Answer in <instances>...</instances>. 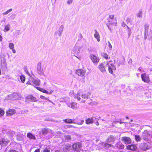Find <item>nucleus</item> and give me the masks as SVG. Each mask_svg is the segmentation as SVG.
Wrapping results in <instances>:
<instances>
[{
	"label": "nucleus",
	"instance_id": "38",
	"mask_svg": "<svg viewBox=\"0 0 152 152\" xmlns=\"http://www.w3.org/2000/svg\"><path fill=\"white\" fill-rule=\"evenodd\" d=\"M64 28V26L63 25H61L59 28L58 31L59 32H61L62 34L63 31V30Z\"/></svg>",
	"mask_w": 152,
	"mask_h": 152
},
{
	"label": "nucleus",
	"instance_id": "14",
	"mask_svg": "<svg viewBox=\"0 0 152 152\" xmlns=\"http://www.w3.org/2000/svg\"><path fill=\"white\" fill-rule=\"evenodd\" d=\"M98 68L99 70L102 72H106L105 66L103 64H99L98 66Z\"/></svg>",
	"mask_w": 152,
	"mask_h": 152
},
{
	"label": "nucleus",
	"instance_id": "25",
	"mask_svg": "<svg viewBox=\"0 0 152 152\" xmlns=\"http://www.w3.org/2000/svg\"><path fill=\"white\" fill-rule=\"evenodd\" d=\"M128 149L131 150L135 151L137 148L136 146L134 145H129L127 147Z\"/></svg>",
	"mask_w": 152,
	"mask_h": 152
},
{
	"label": "nucleus",
	"instance_id": "39",
	"mask_svg": "<svg viewBox=\"0 0 152 152\" xmlns=\"http://www.w3.org/2000/svg\"><path fill=\"white\" fill-rule=\"evenodd\" d=\"M42 68V63L41 62H39L37 65V70L41 69Z\"/></svg>",
	"mask_w": 152,
	"mask_h": 152
},
{
	"label": "nucleus",
	"instance_id": "43",
	"mask_svg": "<svg viewBox=\"0 0 152 152\" xmlns=\"http://www.w3.org/2000/svg\"><path fill=\"white\" fill-rule=\"evenodd\" d=\"M20 79L21 81L23 83H24L25 82V77L23 75H21L20 76Z\"/></svg>",
	"mask_w": 152,
	"mask_h": 152
},
{
	"label": "nucleus",
	"instance_id": "31",
	"mask_svg": "<svg viewBox=\"0 0 152 152\" xmlns=\"http://www.w3.org/2000/svg\"><path fill=\"white\" fill-rule=\"evenodd\" d=\"M10 24H8L7 25L5 26L3 31L5 32L9 31L10 30Z\"/></svg>",
	"mask_w": 152,
	"mask_h": 152
},
{
	"label": "nucleus",
	"instance_id": "48",
	"mask_svg": "<svg viewBox=\"0 0 152 152\" xmlns=\"http://www.w3.org/2000/svg\"><path fill=\"white\" fill-rule=\"evenodd\" d=\"M40 98L42 99H45V100H48V99L47 98H46L45 96H43L42 95L40 96Z\"/></svg>",
	"mask_w": 152,
	"mask_h": 152
},
{
	"label": "nucleus",
	"instance_id": "20",
	"mask_svg": "<svg viewBox=\"0 0 152 152\" xmlns=\"http://www.w3.org/2000/svg\"><path fill=\"white\" fill-rule=\"evenodd\" d=\"M15 112V110L13 109H10L7 111V115L8 116H10L14 114Z\"/></svg>",
	"mask_w": 152,
	"mask_h": 152
},
{
	"label": "nucleus",
	"instance_id": "61",
	"mask_svg": "<svg viewBox=\"0 0 152 152\" xmlns=\"http://www.w3.org/2000/svg\"><path fill=\"white\" fill-rule=\"evenodd\" d=\"M39 149H36L34 152H39Z\"/></svg>",
	"mask_w": 152,
	"mask_h": 152
},
{
	"label": "nucleus",
	"instance_id": "15",
	"mask_svg": "<svg viewBox=\"0 0 152 152\" xmlns=\"http://www.w3.org/2000/svg\"><path fill=\"white\" fill-rule=\"evenodd\" d=\"M68 106L73 109L76 110L77 108V103L75 102H71L70 104H67Z\"/></svg>",
	"mask_w": 152,
	"mask_h": 152
},
{
	"label": "nucleus",
	"instance_id": "34",
	"mask_svg": "<svg viewBox=\"0 0 152 152\" xmlns=\"http://www.w3.org/2000/svg\"><path fill=\"white\" fill-rule=\"evenodd\" d=\"M102 55L104 58L106 59H109L110 58V57L106 53H103L102 54Z\"/></svg>",
	"mask_w": 152,
	"mask_h": 152
},
{
	"label": "nucleus",
	"instance_id": "35",
	"mask_svg": "<svg viewBox=\"0 0 152 152\" xmlns=\"http://www.w3.org/2000/svg\"><path fill=\"white\" fill-rule=\"evenodd\" d=\"M142 11L141 10H140L138 13H137L136 15V16L137 17H139L140 18H141L142 17Z\"/></svg>",
	"mask_w": 152,
	"mask_h": 152
},
{
	"label": "nucleus",
	"instance_id": "57",
	"mask_svg": "<svg viewBox=\"0 0 152 152\" xmlns=\"http://www.w3.org/2000/svg\"><path fill=\"white\" fill-rule=\"evenodd\" d=\"M126 21L127 23L128 24L130 22V19L128 18L126 19Z\"/></svg>",
	"mask_w": 152,
	"mask_h": 152
},
{
	"label": "nucleus",
	"instance_id": "45",
	"mask_svg": "<svg viewBox=\"0 0 152 152\" xmlns=\"http://www.w3.org/2000/svg\"><path fill=\"white\" fill-rule=\"evenodd\" d=\"M12 10V9H10L9 10H8L7 11L3 13V15H7L8 14L9 12H11Z\"/></svg>",
	"mask_w": 152,
	"mask_h": 152
},
{
	"label": "nucleus",
	"instance_id": "17",
	"mask_svg": "<svg viewBox=\"0 0 152 152\" xmlns=\"http://www.w3.org/2000/svg\"><path fill=\"white\" fill-rule=\"evenodd\" d=\"M26 99L29 100H31L32 102H36L37 100L36 98L31 95H29L26 97Z\"/></svg>",
	"mask_w": 152,
	"mask_h": 152
},
{
	"label": "nucleus",
	"instance_id": "29",
	"mask_svg": "<svg viewBox=\"0 0 152 152\" xmlns=\"http://www.w3.org/2000/svg\"><path fill=\"white\" fill-rule=\"evenodd\" d=\"M32 81L34 84L35 85V86H34L35 88L36 87H35L36 86H39L40 84V81L39 80L34 79Z\"/></svg>",
	"mask_w": 152,
	"mask_h": 152
},
{
	"label": "nucleus",
	"instance_id": "55",
	"mask_svg": "<svg viewBox=\"0 0 152 152\" xmlns=\"http://www.w3.org/2000/svg\"><path fill=\"white\" fill-rule=\"evenodd\" d=\"M121 25V26L123 27H124L126 26V24L124 22L122 23Z\"/></svg>",
	"mask_w": 152,
	"mask_h": 152
},
{
	"label": "nucleus",
	"instance_id": "49",
	"mask_svg": "<svg viewBox=\"0 0 152 152\" xmlns=\"http://www.w3.org/2000/svg\"><path fill=\"white\" fill-rule=\"evenodd\" d=\"M43 152H50V151L48 149L45 148L43 150Z\"/></svg>",
	"mask_w": 152,
	"mask_h": 152
},
{
	"label": "nucleus",
	"instance_id": "60",
	"mask_svg": "<svg viewBox=\"0 0 152 152\" xmlns=\"http://www.w3.org/2000/svg\"><path fill=\"white\" fill-rule=\"evenodd\" d=\"M2 40V37L0 35V41H1Z\"/></svg>",
	"mask_w": 152,
	"mask_h": 152
},
{
	"label": "nucleus",
	"instance_id": "44",
	"mask_svg": "<svg viewBox=\"0 0 152 152\" xmlns=\"http://www.w3.org/2000/svg\"><path fill=\"white\" fill-rule=\"evenodd\" d=\"M62 33L59 32L58 31H56L54 33V35L56 36H57L58 35L59 36H61V35Z\"/></svg>",
	"mask_w": 152,
	"mask_h": 152
},
{
	"label": "nucleus",
	"instance_id": "3",
	"mask_svg": "<svg viewBox=\"0 0 152 152\" xmlns=\"http://www.w3.org/2000/svg\"><path fill=\"white\" fill-rule=\"evenodd\" d=\"M142 80L145 83H148L150 81L149 76L145 73H143L141 75Z\"/></svg>",
	"mask_w": 152,
	"mask_h": 152
},
{
	"label": "nucleus",
	"instance_id": "30",
	"mask_svg": "<svg viewBox=\"0 0 152 152\" xmlns=\"http://www.w3.org/2000/svg\"><path fill=\"white\" fill-rule=\"evenodd\" d=\"M80 93L78 92L77 94H75L74 96L75 99H77L78 101H79L81 100L80 97Z\"/></svg>",
	"mask_w": 152,
	"mask_h": 152
},
{
	"label": "nucleus",
	"instance_id": "46",
	"mask_svg": "<svg viewBox=\"0 0 152 152\" xmlns=\"http://www.w3.org/2000/svg\"><path fill=\"white\" fill-rule=\"evenodd\" d=\"M11 20H13L15 18V15L13 14H12L10 17Z\"/></svg>",
	"mask_w": 152,
	"mask_h": 152
},
{
	"label": "nucleus",
	"instance_id": "32",
	"mask_svg": "<svg viewBox=\"0 0 152 152\" xmlns=\"http://www.w3.org/2000/svg\"><path fill=\"white\" fill-rule=\"evenodd\" d=\"M36 88L37 89L39 90L40 91L43 92H44V93H46V94H48V91H46L43 88H40L39 87H36Z\"/></svg>",
	"mask_w": 152,
	"mask_h": 152
},
{
	"label": "nucleus",
	"instance_id": "42",
	"mask_svg": "<svg viewBox=\"0 0 152 152\" xmlns=\"http://www.w3.org/2000/svg\"><path fill=\"white\" fill-rule=\"evenodd\" d=\"M136 140L138 142L141 140L140 137L139 135H136L135 136Z\"/></svg>",
	"mask_w": 152,
	"mask_h": 152
},
{
	"label": "nucleus",
	"instance_id": "64",
	"mask_svg": "<svg viewBox=\"0 0 152 152\" xmlns=\"http://www.w3.org/2000/svg\"><path fill=\"white\" fill-rule=\"evenodd\" d=\"M95 124H96L97 126H98L99 125V122L98 121H97L95 123Z\"/></svg>",
	"mask_w": 152,
	"mask_h": 152
},
{
	"label": "nucleus",
	"instance_id": "23",
	"mask_svg": "<svg viewBox=\"0 0 152 152\" xmlns=\"http://www.w3.org/2000/svg\"><path fill=\"white\" fill-rule=\"evenodd\" d=\"M91 94L88 92L87 94H84L81 95L82 98L85 99H88L89 98V95Z\"/></svg>",
	"mask_w": 152,
	"mask_h": 152
},
{
	"label": "nucleus",
	"instance_id": "27",
	"mask_svg": "<svg viewBox=\"0 0 152 152\" xmlns=\"http://www.w3.org/2000/svg\"><path fill=\"white\" fill-rule=\"evenodd\" d=\"M27 137L30 139L36 140V138L35 136L31 133H28L27 134Z\"/></svg>",
	"mask_w": 152,
	"mask_h": 152
},
{
	"label": "nucleus",
	"instance_id": "18",
	"mask_svg": "<svg viewBox=\"0 0 152 152\" xmlns=\"http://www.w3.org/2000/svg\"><path fill=\"white\" fill-rule=\"evenodd\" d=\"M115 147L119 149H123L124 148V146L123 144L121 142H119L116 144Z\"/></svg>",
	"mask_w": 152,
	"mask_h": 152
},
{
	"label": "nucleus",
	"instance_id": "40",
	"mask_svg": "<svg viewBox=\"0 0 152 152\" xmlns=\"http://www.w3.org/2000/svg\"><path fill=\"white\" fill-rule=\"evenodd\" d=\"M9 47L10 49H13L14 48V45L12 43H10L9 44Z\"/></svg>",
	"mask_w": 152,
	"mask_h": 152
},
{
	"label": "nucleus",
	"instance_id": "47",
	"mask_svg": "<svg viewBox=\"0 0 152 152\" xmlns=\"http://www.w3.org/2000/svg\"><path fill=\"white\" fill-rule=\"evenodd\" d=\"M4 114V111L3 110L0 109V116L3 115Z\"/></svg>",
	"mask_w": 152,
	"mask_h": 152
},
{
	"label": "nucleus",
	"instance_id": "62",
	"mask_svg": "<svg viewBox=\"0 0 152 152\" xmlns=\"http://www.w3.org/2000/svg\"><path fill=\"white\" fill-rule=\"evenodd\" d=\"M85 102H86L85 100H83V99H82L81 101V102L83 103H84Z\"/></svg>",
	"mask_w": 152,
	"mask_h": 152
},
{
	"label": "nucleus",
	"instance_id": "22",
	"mask_svg": "<svg viewBox=\"0 0 152 152\" xmlns=\"http://www.w3.org/2000/svg\"><path fill=\"white\" fill-rule=\"evenodd\" d=\"M95 33L94 35V37L96 38L98 42L100 41V36L99 33L96 30H95Z\"/></svg>",
	"mask_w": 152,
	"mask_h": 152
},
{
	"label": "nucleus",
	"instance_id": "41",
	"mask_svg": "<svg viewBox=\"0 0 152 152\" xmlns=\"http://www.w3.org/2000/svg\"><path fill=\"white\" fill-rule=\"evenodd\" d=\"M64 137L66 140H70L71 139V137L69 135H65L64 136Z\"/></svg>",
	"mask_w": 152,
	"mask_h": 152
},
{
	"label": "nucleus",
	"instance_id": "54",
	"mask_svg": "<svg viewBox=\"0 0 152 152\" xmlns=\"http://www.w3.org/2000/svg\"><path fill=\"white\" fill-rule=\"evenodd\" d=\"M84 122V121L83 120H81L80 122L78 123L77 124H78L81 125V124H83Z\"/></svg>",
	"mask_w": 152,
	"mask_h": 152
},
{
	"label": "nucleus",
	"instance_id": "8",
	"mask_svg": "<svg viewBox=\"0 0 152 152\" xmlns=\"http://www.w3.org/2000/svg\"><path fill=\"white\" fill-rule=\"evenodd\" d=\"M150 132L147 130H145L142 134V138L145 140H147L148 137L150 135Z\"/></svg>",
	"mask_w": 152,
	"mask_h": 152
},
{
	"label": "nucleus",
	"instance_id": "52",
	"mask_svg": "<svg viewBox=\"0 0 152 152\" xmlns=\"http://www.w3.org/2000/svg\"><path fill=\"white\" fill-rule=\"evenodd\" d=\"M57 0H51V3L53 5L54 4Z\"/></svg>",
	"mask_w": 152,
	"mask_h": 152
},
{
	"label": "nucleus",
	"instance_id": "19",
	"mask_svg": "<svg viewBox=\"0 0 152 152\" xmlns=\"http://www.w3.org/2000/svg\"><path fill=\"white\" fill-rule=\"evenodd\" d=\"M9 142V140L3 139L0 141V144L1 146H4L6 145Z\"/></svg>",
	"mask_w": 152,
	"mask_h": 152
},
{
	"label": "nucleus",
	"instance_id": "53",
	"mask_svg": "<svg viewBox=\"0 0 152 152\" xmlns=\"http://www.w3.org/2000/svg\"><path fill=\"white\" fill-rule=\"evenodd\" d=\"M73 0H68L67 1V3L70 4L72 3Z\"/></svg>",
	"mask_w": 152,
	"mask_h": 152
},
{
	"label": "nucleus",
	"instance_id": "5",
	"mask_svg": "<svg viewBox=\"0 0 152 152\" xmlns=\"http://www.w3.org/2000/svg\"><path fill=\"white\" fill-rule=\"evenodd\" d=\"M83 47L82 46H77V45H75L73 49V53L76 54L80 53L82 51L81 49Z\"/></svg>",
	"mask_w": 152,
	"mask_h": 152
},
{
	"label": "nucleus",
	"instance_id": "37",
	"mask_svg": "<svg viewBox=\"0 0 152 152\" xmlns=\"http://www.w3.org/2000/svg\"><path fill=\"white\" fill-rule=\"evenodd\" d=\"M20 33V31L19 30H16L13 32V34L14 36L17 37L19 35Z\"/></svg>",
	"mask_w": 152,
	"mask_h": 152
},
{
	"label": "nucleus",
	"instance_id": "2",
	"mask_svg": "<svg viewBox=\"0 0 152 152\" xmlns=\"http://www.w3.org/2000/svg\"><path fill=\"white\" fill-rule=\"evenodd\" d=\"M107 20L110 24L115 26H116L117 24L116 18L114 17V15H110Z\"/></svg>",
	"mask_w": 152,
	"mask_h": 152
},
{
	"label": "nucleus",
	"instance_id": "1",
	"mask_svg": "<svg viewBox=\"0 0 152 152\" xmlns=\"http://www.w3.org/2000/svg\"><path fill=\"white\" fill-rule=\"evenodd\" d=\"M113 62L112 60H110L104 62V63L105 64L106 66L108 67V70L110 73L113 74V71L116 70V67L112 63Z\"/></svg>",
	"mask_w": 152,
	"mask_h": 152
},
{
	"label": "nucleus",
	"instance_id": "63",
	"mask_svg": "<svg viewBox=\"0 0 152 152\" xmlns=\"http://www.w3.org/2000/svg\"><path fill=\"white\" fill-rule=\"evenodd\" d=\"M142 68L141 67H139L138 69V70L140 71H142Z\"/></svg>",
	"mask_w": 152,
	"mask_h": 152
},
{
	"label": "nucleus",
	"instance_id": "33",
	"mask_svg": "<svg viewBox=\"0 0 152 152\" xmlns=\"http://www.w3.org/2000/svg\"><path fill=\"white\" fill-rule=\"evenodd\" d=\"M36 88L37 89L39 90L40 91L43 92H44V93H46V94H48V91H46L43 88H40L39 87H36Z\"/></svg>",
	"mask_w": 152,
	"mask_h": 152
},
{
	"label": "nucleus",
	"instance_id": "21",
	"mask_svg": "<svg viewBox=\"0 0 152 152\" xmlns=\"http://www.w3.org/2000/svg\"><path fill=\"white\" fill-rule=\"evenodd\" d=\"M94 121V119L92 118H89L86 120V123L87 124H91L93 123Z\"/></svg>",
	"mask_w": 152,
	"mask_h": 152
},
{
	"label": "nucleus",
	"instance_id": "59",
	"mask_svg": "<svg viewBox=\"0 0 152 152\" xmlns=\"http://www.w3.org/2000/svg\"><path fill=\"white\" fill-rule=\"evenodd\" d=\"M11 50H12V52L13 53H16V51L14 48H13V49Z\"/></svg>",
	"mask_w": 152,
	"mask_h": 152
},
{
	"label": "nucleus",
	"instance_id": "51",
	"mask_svg": "<svg viewBox=\"0 0 152 152\" xmlns=\"http://www.w3.org/2000/svg\"><path fill=\"white\" fill-rule=\"evenodd\" d=\"M8 152H18L17 151H16L14 150L11 149V150H9L8 151Z\"/></svg>",
	"mask_w": 152,
	"mask_h": 152
},
{
	"label": "nucleus",
	"instance_id": "26",
	"mask_svg": "<svg viewBox=\"0 0 152 152\" xmlns=\"http://www.w3.org/2000/svg\"><path fill=\"white\" fill-rule=\"evenodd\" d=\"M1 66L4 67L6 68L7 67V64L6 62L5 59L4 58L1 59Z\"/></svg>",
	"mask_w": 152,
	"mask_h": 152
},
{
	"label": "nucleus",
	"instance_id": "10",
	"mask_svg": "<svg viewBox=\"0 0 152 152\" xmlns=\"http://www.w3.org/2000/svg\"><path fill=\"white\" fill-rule=\"evenodd\" d=\"M86 72L85 70L81 69H77L76 71V74L81 77H83L85 76Z\"/></svg>",
	"mask_w": 152,
	"mask_h": 152
},
{
	"label": "nucleus",
	"instance_id": "9",
	"mask_svg": "<svg viewBox=\"0 0 152 152\" xmlns=\"http://www.w3.org/2000/svg\"><path fill=\"white\" fill-rule=\"evenodd\" d=\"M12 100H15L18 99L21 97V95L18 94L16 93H14L9 96Z\"/></svg>",
	"mask_w": 152,
	"mask_h": 152
},
{
	"label": "nucleus",
	"instance_id": "12",
	"mask_svg": "<svg viewBox=\"0 0 152 152\" xmlns=\"http://www.w3.org/2000/svg\"><path fill=\"white\" fill-rule=\"evenodd\" d=\"M115 140V137L113 135H110L106 140L107 143H113Z\"/></svg>",
	"mask_w": 152,
	"mask_h": 152
},
{
	"label": "nucleus",
	"instance_id": "13",
	"mask_svg": "<svg viewBox=\"0 0 152 152\" xmlns=\"http://www.w3.org/2000/svg\"><path fill=\"white\" fill-rule=\"evenodd\" d=\"M149 28V25L148 24H145L144 26L145 33L144 35L145 39L147 38V36L148 35V30Z\"/></svg>",
	"mask_w": 152,
	"mask_h": 152
},
{
	"label": "nucleus",
	"instance_id": "36",
	"mask_svg": "<svg viewBox=\"0 0 152 152\" xmlns=\"http://www.w3.org/2000/svg\"><path fill=\"white\" fill-rule=\"evenodd\" d=\"M37 71L38 73L40 75H42L44 74L43 71L42 69H37Z\"/></svg>",
	"mask_w": 152,
	"mask_h": 152
},
{
	"label": "nucleus",
	"instance_id": "16",
	"mask_svg": "<svg viewBox=\"0 0 152 152\" xmlns=\"http://www.w3.org/2000/svg\"><path fill=\"white\" fill-rule=\"evenodd\" d=\"M99 145L100 146H102V148L106 147L107 148H109L111 146L113 147V145H112L110 144L105 142H102L99 144Z\"/></svg>",
	"mask_w": 152,
	"mask_h": 152
},
{
	"label": "nucleus",
	"instance_id": "6",
	"mask_svg": "<svg viewBox=\"0 0 152 152\" xmlns=\"http://www.w3.org/2000/svg\"><path fill=\"white\" fill-rule=\"evenodd\" d=\"M90 58L95 65H96L99 62V58L98 57L92 54L90 56Z\"/></svg>",
	"mask_w": 152,
	"mask_h": 152
},
{
	"label": "nucleus",
	"instance_id": "4",
	"mask_svg": "<svg viewBox=\"0 0 152 152\" xmlns=\"http://www.w3.org/2000/svg\"><path fill=\"white\" fill-rule=\"evenodd\" d=\"M42 133L43 135H52L53 134V132L52 130L48 129H42Z\"/></svg>",
	"mask_w": 152,
	"mask_h": 152
},
{
	"label": "nucleus",
	"instance_id": "28",
	"mask_svg": "<svg viewBox=\"0 0 152 152\" xmlns=\"http://www.w3.org/2000/svg\"><path fill=\"white\" fill-rule=\"evenodd\" d=\"M142 149L143 150L148 149L149 147L148 145L145 143H143L141 145Z\"/></svg>",
	"mask_w": 152,
	"mask_h": 152
},
{
	"label": "nucleus",
	"instance_id": "58",
	"mask_svg": "<svg viewBox=\"0 0 152 152\" xmlns=\"http://www.w3.org/2000/svg\"><path fill=\"white\" fill-rule=\"evenodd\" d=\"M132 60L131 59H130L128 62V63L131 64H132Z\"/></svg>",
	"mask_w": 152,
	"mask_h": 152
},
{
	"label": "nucleus",
	"instance_id": "7",
	"mask_svg": "<svg viewBox=\"0 0 152 152\" xmlns=\"http://www.w3.org/2000/svg\"><path fill=\"white\" fill-rule=\"evenodd\" d=\"M81 144L79 142L74 143L72 145L73 149L76 151H79L81 149Z\"/></svg>",
	"mask_w": 152,
	"mask_h": 152
},
{
	"label": "nucleus",
	"instance_id": "11",
	"mask_svg": "<svg viewBox=\"0 0 152 152\" xmlns=\"http://www.w3.org/2000/svg\"><path fill=\"white\" fill-rule=\"evenodd\" d=\"M122 141L126 144H129L131 143V141L130 139L128 137H124L122 138Z\"/></svg>",
	"mask_w": 152,
	"mask_h": 152
},
{
	"label": "nucleus",
	"instance_id": "56",
	"mask_svg": "<svg viewBox=\"0 0 152 152\" xmlns=\"http://www.w3.org/2000/svg\"><path fill=\"white\" fill-rule=\"evenodd\" d=\"M128 34H129V35L130 36L131 33V29L130 28L129 29H128Z\"/></svg>",
	"mask_w": 152,
	"mask_h": 152
},
{
	"label": "nucleus",
	"instance_id": "24",
	"mask_svg": "<svg viewBox=\"0 0 152 152\" xmlns=\"http://www.w3.org/2000/svg\"><path fill=\"white\" fill-rule=\"evenodd\" d=\"M63 121H64L65 123L67 124H75V123L73 120L71 119L67 118L65 119H64Z\"/></svg>",
	"mask_w": 152,
	"mask_h": 152
},
{
	"label": "nucleus",
	"instance_id": "50",
	"mask_svg": "<svg viewBox=\"0 0 152 152\" xmlns=\"http://www.w3.org/2000/svg\"><path fill=\"white\" fill-rule=\"evenodd\" d=\"M108 47H109V48L111 49V48H112V45H111V44L110 42L108 41Z\"/></svg>",
	"mask_w": 152,
	"mask_h": 152
}]
</instances>
